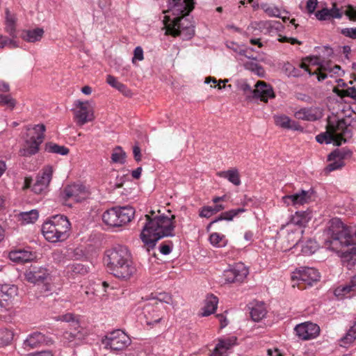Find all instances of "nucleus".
I'll list each match as a JSON object with an SVG mask.
<instances>
[{"instance_id": "nucleus-63", "label": "nucleus", "mask_w": 356, "mask_h": 356, "mask_svg": "<svg viewBox=\"0 0 356 356\" xmlns=\"http://www.w3.org/2000/svg\"><path fill=\"white\" fill-rule=\"evenodd\" d=\"M101 348L105 350H111V338H108V337H105L102 339L101 342Z\"/></svg>"}, {"instance_id": "nucleus-33", "label": "nucleus", "mask_w": 356, "mask_h": 356, "mask_svg": "<svg viewBox=\"0 0 356 356\" xmlns=\"http://www.w3.org/2000/svg\"><path fill=\"white\" fill-rule=\"evenodd\" d=\"M312 218V215L309 211H296L292 216L291 222L293 225L305 226Z\"/></svg>"}, {"instance_id": "nucleus-7", "label": "nucleus", "mask_w": 356, "mask_h": 356, "mask_svg": "<svg viewBox=\"0 0 356 356\" xmlns=\"http://www.w3.org/2000/svg\"><path fill=\"white\" fill-rule=\"evenodd\" d=\"M194 0H169L163 20L188 15L194 8Z\"/></svg>"}, {"instance_id": "nucleus-21", "label": "nucleus", "mask_w": 356, "mask_h": 356, "mask_svg": "<svg viewBox=\"0 0 356 356\" xmlns=\"http://www.w3.org/2000/svg\"><path fill=\"white\" fill-rule=\"evenodd\" d=\"M18 289L14 284L0 285V306L6 307L14 298L17 295Z\"/></svg>"}, {"instance_id": "nucleus-5", "label": "nucleus", "mask_w": 356, "mask_h": 356, "mask_svg": "<svg viewBox=\"0 0 356 356\" xmlns=\"http://www.w3.org/2000/svg\"><path fill=\"white\" fill-rule=\"evenodd\" d=\"M27 131V139L19 149L20 155L26 157L38 152L39 147L44 139L46 127L43 124H38L32 128H28Z\"/></svg>"}, {"instance_id": "nucleus-59", "label": "nucleus", "mask_w": 356, "mask_h": 356, "mask_svg": "<svg viewBox=\"0 0 356 356\" xmlns=\"http://www.w3.org/2000/svg\"><path fill=\"white\" fill-rule=\"evenodd\" d=\"M156 300H158L161 302L173 305L171 296L166 293H159L156 298Z\"/></svg>"}, {"instance_id": "nucleus-3", "label": "nucleus", "mask_w": 356, "mask_h": 356, "mask_svg": "<svg viewBox=\"0 0 356 356\" xmlns=\"http://www.w3.org/2000/svg\"><path fill=\"white\" fill-rule=\"evenodd\" d=\"M136 271L131 253L124 245L113 247V275L121 280L129 279Z\"/></svg>"}, {"instance_id": "nucleus-9", "label": "nucleus", "mask_w": 356, "mask_h": 356, "mask_svg": "<svg viewBox=\"0 0 356 356\" xmlns=\"http://www.w3.org/2000/svg\"><path fill=\"white\" fill-rule=\"evenodd\" d=\"M72 111L74 120L79 125H83L94 119L93 105L91 102L76 100Z\"/></svg>"}, {"instance_id": "nucleus-52", "label": "nucleus", "mask_w": 356, "mask_h": 356, "mask_svg": "<svg viewBox=\"0 0 356 356\" xmlns=\"http://www.w3.org/2000/svg\"><path fill=\"white\" fill-rule=\"evenodd\" d=\"M356 339V321L353 326L350 327L346 335L342 339L344 343H349Z\"/></svg>"}, {"instance_id": "nucleus-22", "label": "nucleus", "mask_w": 356, "mask_h": 356, "mask_svg": "<svg viewBox=\"0 0 356 356\" xmlns=\"http://www.w3.org/2000/svg\"><path fill=\"white\" fill-rule=\"evenodd\" d=\"M131 343L129 336L121 330H113V350H122Z\"/></svg>"}, {"instance_id": "nucleus-37", "label": "nucleus", "mask_w": 356, "mask_h": 356, "mask_svg": "<svg viewBox=\"0 0 356 356\" xmlns=\"http://www.w3.org/2000/svg\"><path fill=\"white\" fill-rule=\"evenodd\" d=\"M87 272V268L81 264H69L65 268V273L70 277H73L76 274H85Z\"/></svg>"}, {"instance_id": "nucleus-34", "label": "nucleus", "mask_w": 356, "mask_h": 356, "mask_svg": "<svg viewBox=\"0 0 356 356\" xmlns=\"http://www.w3.org/2000/svg\"><path fill=\"white\" fill-rule=\"evenodd\" d=\"M218 176L227 179L229 182L237 186L241 183L238 170L236 168L220 171L218 172Z\"/></svg>"}, {"instance_id": "nucleus-1", "label": "nucleus", "mask_w": 356, "mask_h": 356, "mask_svg": "<svg viewBox=\"0 0 356 356\" xmlns=\"http://www.w3.org/2000/svg\"><path fill=\"white\" fill-rule=\"evenodd\" d=\"M325 234L327 238L325 240L324 248L337 252L343 265L352 269L356 265V244L345 252L339 250L341 248L352 244L353 236L348 227L339 218H333L329 222Z\"/></svg>"}, {"instance_id": "nucleus-51", "label": "nucleus", "mask_w": 356, "mask_h": 356, "mask_svg": "<svg viewBox=\"0 0 356 356\" xmlns=\"http://www.w3.org/2000/svg\"><path fill=\"white\" fill-rule=\"evenodd\" d=\"M0 104L6 106L10 109H13L15 106V100L10 95H0Z\"/></svg>"}, {"instance_id": "nucleus-58", "label": "nucleus", "mask_w": 356, "mask_h": 356, "mask_svg": "<svg viewBox=\"0 0 356 356\" xmlns=\"http://www.w3.org/2000/svg\"><path fill=\"white\" fill-rule=\"evenodd\" d=\"M341 33L346 37L356 39V27L342 29Z\"/></svg>"}, {"instance_id": "nucleus-36", "label": "nucleus", "mask_w": 356, "mask_h": 356, "mask_svg": "<svg viewBox=\"0 0 356 356\" xmlns=\"http://www.w3.org/2000/svg\"><path fill=\"white\" fill-rule=\"evenodd\" d=\"M266 314V309L264 303H257L252 307L250 316L254 321H259Z\"/></svg>"}, {"instance_id": "nucleus-6", "label": "nucleus", "mask_w": 356, "mask_h": 356, "mask_svg": "<svg viewBox=\"0 0 356 356\" xmlns=\"http://www.w3.org/2000/svg\"><path fill=\"white\" fill-rule=\"evenodd\" d=\"M166 33L173 36L181 35L183 39L191 38L194 35V26L188 15H182L177 19L163 20Z\"/></svg>"}, {"instance_id": "nucleus-64", "label": "nucleus", "mask_w": 356, "mask_h": 356, "mask_svg": "<svg viewBox=\"0 0 356 356\" xmlns=\"http://www.w3.org/2000/svg\"><path fill=\"white\" fill-rule=\"evenodd\" d=\"M346 15L349 17L350 20H356V10L352 7L349 8L346 11Z\"/></svg>"}, {"instance_id": "nucleus-55", "label": "nucleus", "mask_w": 356, "mask_h": 356, "mask_svg": "<svg viewBox=\"0 0 356 356\" xmlns=\"http://www.w3.org/2000/svg\"><path fill=\"white\" fill-rule=\"evenodd\" d=\"M317 245L314 241L309 240L307 244L302 247V252L305 254H312L316 250Z\"/></svg>"}, {"instance_id": "nucleus-42", "label": "nucleus", "mask_w": 356, "mask_h": 356, "mask_svg": "<svg viewBox=\"0 0 356 356\" xmlns=\"http://www.w3.org/2000/svg\"><path fill=\"white\" fill-rule=\"evenodd\" d=\"M45 151L60 155H67L69 153L67 147L53 143H47L45 145Z\"/></svg>"}, {"instance_id": "nucleus-50", "label": "nucleus", "mask_w": 356, "mask_h": 356, "mask_svg": "<svg viewBox=\"0 0 356 356\" xmlns=\"http://www.w3.org/2000/svg\"><path fill=\"white\" fill-rule=\"evenodd\" d=\"M125 162V152L117 146L113 149V163H124Z\"/></svg>"}, {"instance_id": "nucleus-61", "label": "nucleus", "mask_w": 356, "mask_h": 356, "mask_svg": "<svg viewBox=\"0 0 356 356\" xmlns=\"http://www.w3.org/2000/svg\"><path fill=\"white\" fill-rule=\"evenodd\" d=\"M318 4V0H308L306 5V8L309 14L314 13Z\"/></svg>"}, {"instance_id": "nucleus-24", "label": "nucleus", "mask_w": 356, "mask_h": 356, "mask_svg": "<svg viewBox=\"0 0 356 356\" xmlns=\"http://www.w3.org/2000/svg\"><path fill=\"white\" fill-rule=\"evenodd\" d=\"M274 121L276 126L284 129L300 130L301 126L294 120H292L286 115H276L274 116Z\"/></svg>"}, {"instance_id": "nucleus-11", "label": "nucleus", "mask_w": 356, "mask_h": 356, "mask_svg": "<svg viewBox=\"0 0 356 356\" xmlns=\"http://www.w3.org/2000/svg\"><path fill=\"white\" fill-rule=\"evenodd\" d=\"M248 273V269L243 264H235L223 271L221 277L222 282L224 284L242 282Z\"/></svg>"}, {"instance_id": "nucleus-8", "label": "nucleus", "mask_w": 356, "mask_h": 356, "mask_svg": "<svg viewBox=\"0 0 356 356\" xmlns=\"http://www.w3.org/2000/svg\"><path fill=\"white\" fill-rule=\"evenodd\" d=\"M327 128L333 135V139L337 140L335 145L339 146L352 137V127L348 124L346 120L329 121Z\"/></svg>"}, {"instance_id": "nucleus-39", "label": "nucleus", "mask_w": 356, "mask_h": 356, "mask_svg": "<svg viewBox=\"0 0 356 356\" xmlns=\"http://www.w3.org/2000/svg\"><path fill=\"white\" fill-rule=\"evenodd\" d=\"M225 206L222 204H216L213 207L205 206L201 209L200 216L203 218H210L212 215L222 211Z\"/></svg>"}, {"instance_id": "nucleus-31", "label": "nucleus", "mask_w": 356, "mask_h": 356, "mask_svg": "<svg viewBox=\"0 0 356 356\" xmlns=\"http://www.w3.org/2000/svg\"><path fill=\"white\" fill-rule=\"evenodd\" d=\"M218 303V298L213 294L208 295L205 299L204 306L202 307V316H208L214 313Z\"/></svg>"}, {"instance_id": "nucleus-45", "label": "nucleus", "mask_w": 356, "mask_h": 356, "mask_svg": "<svg viewBox=\"0 0 356 356\" xmlns=\"http://www.w3.org/2000/svg\"><path fill=\"white\" fill-rule=\"evenodd\" d=\"M13 332L7 328L0 330V346L9 344L13 339Z\"/></svg>"}, {"instance_id": "nucleus-47", "label": "nucleus", "mask_w": 356, "mask_h": 356, "mask_svg": "<svg viewBox=\"0 0 356 356\" xmlns=\"http://www.w3.org/2000/svg\"><path fill=\"white\" fill-rule=\"evenodd\" d=\"M328 160L330 161V163H329L326 167V170L327 172L338 170L344 165V162L336 156H332V153L329 154Z\"/></svg>"}, {"instance_id": "nucleus-14", "label": "nucleus", "mask_w": 356, "mask_h": 356, "mask_svg": "<svg viewBox=\"0 0 356 356\" xmlns=\"http://www.w3.org/2000/svg\"><path fill=\"white\" fill-rule=\"evenodd\" d=\"M88 195V191L82 184H76L65 187L62 193V197L65 202L70 200L79 202L85 200Z\"/></svg>"}, {"instance_id": "nucleus-20", "label": "nucleus", "mask_w": 356, "mask_h": 356, "mask_svg": "<svg viewBox=\"0 0 356 356\" xmlns=\"http://www.w3.org/2000/svg\"><path fill=\"white\" fill-rule=\"evenodd\" d=\"M48 275L45 268L38 266H31L24 274L26 280L33 284L43 282Z\"/></svg>"}, {"instance_id": "nucleus-43", "label": "nucleus", "mask_w": 356, "mask_h": 356, "mask_svg": "<svg viewBox=\"0 0 356 356\" xmlns=\"http://www.w3.org/2000/svg\"><path fill=\"white\" fill-rule=\"evenodd\" d=\"M334 92L337 96L343 97H350L353 100L356 101V86L354 85L353 87H348L346 89L334 88Z\"/></svg>"}, {"instance_id": "nucleus-26", "label": "nucleus", "mask_w": 356, "mask_h": 356, "mask_svg": "<svg viewBox=\"0 0 356 356\" xmlns=\"http://www.w3.org/2000/svg\"><path fill=\"white\" fill-rule=\"evenodd\" d=\"M307 62H309V63H314L313 58L307 57L298 65L297 67H293L291 65H288L286 67V70L289 71V75L292 76L294 77H298L302 75L301 70H303L304 71L308 72V74L310 76L314 75V72H312L307 64Z\"/></svg>"}, {"instance_id": "nucleus-57", "label": "nucleus", "mask_w": 356, "mask_h": 356, "mask_svg": "<svg viewBox=\"0 0 356 356\" xmlns=\"http://www.w3.org/2000/svg\"><path fill=\"white\" fill-rule=\"evenodd\" d=\"M144 59L143 49L141 47L138 46L134 49V56L132 58V63H134L136 60L141 61Z\"/></svg>"}, {"instance_id": "nucleus-44", "label": "nucleus", "mask_w": 356, "mask_h": 356, "mask_svg": "<svg viewBox=\"0 0 356 356\" xmlns=\"http://www.w3.org/2000/svg\"><path fill=\"white\" fill-rule=\"evenodd\" d=\"M16 38H8L3 35H0V49H3L8 47L10 49H16L19 47V43L15 40Z\"/></svg>"}, {"instance_id": "nucleus-32", "label": "nucleus", "mask_w": 356, "mask_h": 356, "mask_svg": "<svg viewBox=\"0 0 356 356\" xmlns=\"http://www.w3.org/2000/svg\"><path fill=\"white\" fill-rule=\"evenodd\" d=\"M44 33V31L42 28L25 30L22 32V38L28 42H35L42 39Z\"/></svg>"}, {"instance_id": "nucleus-23", "label": "nucleus", "mask_w": 356, "mask_h": 356, "mask_svg": "<svg viewBox=\"0 0 356 356\" xmlns=\"http://www.w3.org/2000/svg\"><path fill=\"white\" fill-rule=\"evenodd\" d=\"M294 117L301 120L315 121L321 117V113L316 107L302 108L294 113Z\"/></svg>"}, {"instance_id": "nucleus-62", "label": "nucleus", "mask_w": 356, "mask_h": 356, "mask_svg": "<svg viewBox=\"0 0 356 356\" xmlns=\"http://www.w3.org/2000/svg\"><path fill=\"white\" fill-rule=\"evenodd\" d=\"M330 10V17L331 18H337V19H340L342 17V13H341V11L339 10V9H338L337 7H336V5L334 4L333 5V7L331 8V9H329Z\"/></svg>"}, {"instance_id": "nucleus-30", "label": "nucleus", "mask_w": 356, "mask_h": 356, "mask_svg": "<svg viewBox=\"0 0 356 356\" xmlns=\"http://www.w3.org/2000/svg\"><path fill=\"white\" fill-rule=\"evenodd\" d=\"M144 316L145 318V323L147 325H154L159 323L162 319L159 312L152 306L149 305L145 307Z\"/></svg>"}, {"instance_id": "nucleus-41", "label": "nucleus", "mask_w": 356, "mask_h": 356, "mask_svg": "<svg viewBox=\"0 0 356 356\" xmlns=\"http://www.w3.org/2000/svg\"><path fill=\"white\" fill-rule=\"evenodd\" d=\"M38 216L39 213L36 209L22 212L19 214L20 220L23 224L33 223L38 220Z\"/></svg>"}, {"instance_id": "nucleus-35", "label": "nucleus", "mask_w": 356, "mask_h": 356, "mask_svg": "<svg viewBox=\"0 0 356 356\" xmlns=\"http://www.w3.org/2000/svg\"><path fill=\"white\" fill-rule=\"evenodd\" d=\"M245 211V209L243 208H238L236 209H232L225 212L222 213L219 217L216 218L213 220H212L210 225L218 222L220 220H227L231 221L233 218L237 216L239 213H243Z\"/></svg>"}, {"instance_id": "nucleus-17", "label": "nucleus", "mask_w": 356, "mask_h": 356, "mask_svg": "<svg viewBox=\"0 0 356 356\" xmlns=\"http://www.w3.org/2000/svg\"><path fill=\"white\" fill-rule=\"evenodd\" d=\"M294 330L296 335L302 340H309L316 338L320 332L319 326L311 322H305L297 325Z\"/></svg>"}, {"instance_id": "nucleus-28", "label": "nucleus", "mask_w": 356, "mask_h": 356, "mask_svg": "<svg viewBox=\"0 0 356 356\" xmlns=\"http://www.w3.org/2000/svg\"><path fill=\"white\" fill-rule=\"evenodd\" d=\"M9 258L15 262L25 263L32 261L35 258V254L31 251L18 249L11 251L9 253Z\"/></svg>"}, {"instance_id": "nucleus-46", "label": "nucleus", "mask_w": 356, "mask_h": 356, "mask_svg": "<svg viewBox=\"0 0 356 356\" xmlns=\"http://www.w3.org/2000/svg\"><path fill=\"white\" fill-rule=\"evenodd\" d=\"M260 8L270 17H281L280 10L277 6H271L267 3H262Z\"/></svg>"}, {"instance_id": "nucleus-56", "label": "nucleus", "mask_w": 356, "mask_h": 356, "mask_svg": "<svg viewBox=\"0 0 356 356\" xmlns=\"http://www.w3.org/2000/svg\"><path fill=\"white\" fill-rule=\"evenodd\" d=\"M328 8H323L316 13L315 15L318 20H327L331 19Z\"/></svg>"}, {"instance_id": "nucleus-16", "label": "nucleus", "mask_w": 356, "mask_h": 356, "mask_svg": "<svg viewBox=\"0 0 356 356\" xmlns=\"http://www.w3.org/2000/svg\"><path fill=\"white\" fill-rule=\"evenodd\" d=\"M52 175V167L49 165L44 167L41 175L37 177L35 182L32 186V191L36 194L45 193L51 180Z\"/></svg>"}, {"instance_id": "nucleus-27", "label": "nucleus", "mask_w": 356, "mask_h": 356, "mask_svg": "<svg viewBox=\"0 0 356 356\" xmlns=\"http://www.w3.org/2000/svg\"><path fill=\"white\" fill-rule=\"evenodd\" d=\"M46 342L45 336L41 332H33L24 340L23 346L24 349L35 348Z\"/></svg>"}, {"instance_id": "nucleus-54", "label": "nucleus", "mask_w": 356, "mask_h": 356, "mask_svg": "<svg viewBox=\"0 0 356 356\" xmlns=\"http://www.w3.org/2000/svg\"><path fill=\"white\" fill-rule=\"evenodd\" d=\"M113 88H115L122 94L126 96H129L131 95L130 90L127 88V86L120 82H118L113 77Z\"/></svg>"}, {"instance_id": "nucleus-15", "label": "nucleus", "mask_w": 356, "mask_h": 356, "mask_svg": "<svg viewBox=\"0 0 356 356\" xmlns=\"http://www.w3.org/2000/svg\"><path fill=\"white\" fill-rule=\"evenodd\" d=\"M134 216V210L131 207H113V227L127 224Z\"/></svg>"}, {"instance_id": "nucleus-38", "label": "nucleus", "mask_w": 356, "mask_h": 356, "mask_svg": "<svg viewBox=\"0 0 356 356\" xmlns=\"http://www.w3.org/2000/svg\"><path fill=\"white\" fill-rule=\"evenodd\" d=\"M334 293L337 298L341 299L344 298H350L355 295V293L352 291V288L350 287L349 283L338 286L337 289H335Z\"/></svg>"}, {"instance_id": "nucleus-13", "label": "nucleus", "mask_w": 356, "mask_h": 356, "mask_svg": "<svg viewBox=\"0 0 356 356\" xmlns=\"http://www.w3.org/2000/svg\"><path fill=\"white\" fill-rule=\"evenodd\" d=\"M291 278L293 280H297L298 284L302 282L312 286L314 282L319 280L320 273L316 268L301 267L293 273Z\"/></svg>"}, {"instance_id": "nucleus-12", "label": "nucleus", "mask_w": 356, "mask_h": 356, "mask_svg": "<svg viewBox=\"0 0 356 356\" xmlns=\"http://www.w3.org/2000/svg\"><path fill=\"white\" fill-rule=\"evenodd\" d=\"M313 64L319 65L317 70L314 72L318 81H322L328 76H341L344 74V71L342 70L341 66L331 62L318 63L314 60Z\"/></svg>"}, {"instance_id": "nucleus-2", "label": "nucleus", "mask_w": 356, "mask_h": 356, "mask_svg": "<svg viewBox=\"0 0 356 356\" xmlns=\"http://www.w3.org/2000/svg\"><path fill=\"white\" fill-rule=\"evenodd\" d=\"M146 222L144 225L140 237L143 243L149 248H153L156 242L162 238L175 236V216L170 218L159 216L151 218L145 215Z\"/></svg>"}, {"instance_id": "nucleus-25", "label": "nucleus", "mask_w": 356, "mask_h": 356, "mask_svg": "<svg viewBox=\"0 0 356 356\" xmlns=\"http://www.w3.org/2000/svg\"><path fill=\"white\" fill-rule=\"evenodd\" d=\"M236 341V337H229L220 340L210 356H227V350L231 348Z\"/></svg>"}, {"instance_id": "nucleus-49", "label": "nucleus", "mask_w": 356, "mask_h": 356, "mask_svg": "<svg viewBox=\"0 0 356 356\" xmlns=\"http://www.w3.org/2000/svg\"><path fill=\"white\" fill-rule=\"evenodd\" d=\"M245 67L246 69L251 70L259 76H262L264 73V68L257 62L255 58L246 62Z\"/></svg>"}, {"instance_id": "nucleus-40", "label": "nucleus", "mask_w": 356, "mask_h": 356, "mask_svg": "<svg viewBox=\"0 0 356 356\" xmlns=\"http://www.w3.org/2000/svg\"><path fill=\"white\" fill-rule=\"evenodd\" d=\"M209 241L211 244L216 248L225 247L227 244V239L222 234L214 232L212 233L209 236Z\"/></svg>"}, {"instance_id": "nucleus-53", "label": "nucleus", "mask_w": 356, "mask_h": 356, "mask_svg": "<svg viewBox=\"0 0 356 356\" xmlns=\"http://www.w3.org/2000/svg\"><path fill=\"white\" fill-rule=\"evenodd\" d=\"M352 155V152L348 149H337L332 152V156H336L340 160H343L348 157H350Z\"/></svg>"}, {"instance_id": "nucleus-48", "label": "nucleus", "mask_w": 356, "mask_h": 356, "mask_svg": "<svg viewBox=\"0 0 356 356\" xmlns=\"http://www.w3.org/2000/svg\"><path fill=\"white\" fill-rule=\"evenodd\" d=\"M316 141L321 144H330L333 143L335 145L337 140L333 139V135L330 134L328 129L327 128L326 131L321 133L316 136Z\"/></svg>"}, {"instance_id": "nucleus-10", "label": "nucleus", "mask_w": 356, "mask_h": 356, "mask_svg": "<svg viewBox=\"0 0 356 356\" xmlns=\"http://www.w3.org/2000/svg\"><path fill=\"white\" fill-rule=\"evenodd\" d=\"M284 29L283 24L279 21L275 20H261L259 22H252L248 27L249 31L253 32L259 30L265 35L270 36L280 35V33Z\"/></svg>"}, {"instance_id": "nucleus-4", "label": "nucleus", "mask_w": 356, "mask_h": 356, "mask_svg": "<svg viewBox=\"0 0 356 356\" xmlns=\"http://www.w3.org/2000/svg\"><path fill=\"white\" fill-rule=\"evenodd\" d=\"M70 228L71 224L66 216L56 215L43 223L42 232L47 241L56 243L69 237Z\"/></svg>"}, {"instance_id": "nucleus-60", "label": "nucleus", "mask_w": 356, "mask_h": 356, "mask_svg": "<svg viewBox=\"0 0 356 356\" xmlns=\"http://www.w3.org/2000/svg\"><path fill=\"white\" fill-rule=\"evenodd\" d=\"M278 41L280 42H289L291 44H301L302 42L294 38H288L286 36H282V35H280V38H278Z\"/></svg>"}, {"instance_id": "nucleus-18", "label": "nucleus", "mask_w": 356, "mask_h": 356, "mask_svg": "<svg viewBox=\"0 0 356 356\" xmlns=\"http://www.w3.org/2000/svg\"><path fill=\"white\" fill-rule=\"evenodd\" d=\"M313 193L312 190H301L298 193L283 196L282 202L287 206L293 205L296 207L298 205H303L311 200Z\"/></svg>"}, {"instance_id": "nucleus-19", "label": "nucleus", "mask_w": 356, "mask_h": 356, "mask_svg": "<svg viewBox=\"0 0 356 356\" xmlns=\"http://www.w3.org/2000/svg\"><path fill=\"white\" fill-rule=\"evenodd\" d=\"M275 97L273 87L264 81H259L253 90V97L262 102H267L269 99Z\"/></svg>"}, {"instance_id": "nucleus-29", "label": "nucleus", "mask_w": 356, "mask_h": 356, "mask_svg": "<svg viewBox=\"0 0 356 356\" xmlns=\"http://www.w3.org/2000/svg\"><path fill=\"white\" fill-rule=\"evenodd\" d=\"M5 31L12 38H17L16 22L17 17L14 13H10L8 8L5 10Z\"/></svg>"}]
</instances>
